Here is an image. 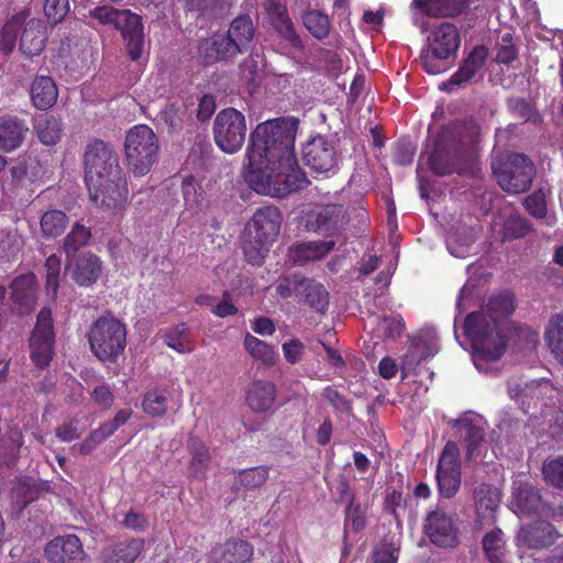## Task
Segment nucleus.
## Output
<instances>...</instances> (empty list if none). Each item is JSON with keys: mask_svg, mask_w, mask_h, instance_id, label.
I'll return each mask as SVG.
<instances>
[{"mask_svg": "<svg viewBox=\"0 0 563 563\" xmlns=\"http://www.w3.org/2000/svg\"><path fill=\"white\" fill-rule=\"evenodd\" d=\"M297 124L286 118L260 123L250 135L245 181L256 192L285 197L308 180L295 154Z\"/></svg>", "mask_w": 563, "mask_h": 563, "instance_id": "nucleus-1", "label": "nucleus"}, {"mask_svg": "<svg viewBox=\"0 0 563 563\" xmlns=\"http://www.w3.org/2000/svg\"><path fill=\"white\" fill-rule=\"evenodd\" d=\"M481 129L474 123H452L443 126L433 141L428 157L430 170L438 176L466 174L477 159Z\"/></svg>", "mask_w": 563, "mask_h": 563, "instance_id": "nucleus-2", "label": "nucleus"}, {"mask_svg": "<svg viewBox=\"0 0 563 563\" xmlns=\"http://www.w3.org/2000/svg\"><path fill=\"white\" fill-rule=\"evenodd\" d=\"M515 311V296L509 291L493 295L486 310L473 311L465 318L463 330L475 353L488 361H498L506 352V339L498 330V320Z\"/></svg>", "mask_w": 563, "mask_h": 563, "instance_id": "nucleus-3", "label": "nucleus"}, {"mask_svg": "<svg viewBox=\"0 0 563 563\" xmlns=\"http://www.w3.org/2000/svg\"><path fill=\"white\" fill-rule=\"evenodd\" d=\"M492 172L498 186L512 195L527 192L537 175L531 158L516 152L497 155L492 161Z\"/></svg>", "mask_w": 563, "mask_h": 563, "instance_id": "nucleus-4", "label": "nucleus"}, {"mask_svg": "<svg viewBox=\"0 0 563 563\" xmlns=\"http://www.w3.org/2000/svg\"><path fill=\"white\" fill-rule=\"evenodd\" d=\"M460 44V32L453 23L443 22L432 29L420 54L424 71L430 75L445 71L449 60L455 59Z\"/></svg>", "mask_w": 563, "mask_h": 563, "instance_id": "nucleus-5", "label": "nucleus"}, {"mask_svg": "<svg viewBox=\"0 0 563 563\" xmlns=\"http://www.w3.org/2000/svg\"><path fill=\"white\" fill-rule=\"evenodd\" d=\"M126 333V325L115 317H99L87 333L92 354L100 362L115 363L125 350Z\"/></svg>", "mask_w": 563, "mask_h": 563, "instance_id": "nucleus-6", "label": "nucleus"}, {"mask_svg": "<svg viewBox=\"0 0 563 563\" xmlns=\"http://www.w3.org/2000/svg\"><path fill=\"white\" fill-rule=\"evenodd\" d=\"M89 16L102 25H113L119 30L129 57L134 62L141 58L144 49V27L139 14L104 4L89 10Z\"/></svg>", "mask_w": 563, "mask_h": 563, "instance_id": "nucleus-7", "label": "nucleus"}, {"mask_svg": "<svg viewBox=\"0 0 563 563\" xmlns=\"http://www.w3.org/2000/svg\"><path fill=\"white\" fill-rule=\"evenodd\" d=\"M124 155L134 176L147 175L159 156V141L155 132L146 124L131 128L124 139Z\"/></svg>", "mask_w": 563, "mask_h": 563, "instance_id": "nucleus-8", "label": "nucleus"}, {"mask_svg": "<svg viewBox=\"0 0 563 563\" xmlns=\"http://www.w3.org/2000/svg\"><path fill=\"white\" fill-rule=\"evenodd\" d=\"M245 135L246 121L242 112L234 108H225L217 114L213 122V139L222 152H239L244 144Z\"/></svg>", "mask_w": 563, "mask_h": 563, "instance_id": "nucleus-9", "label": "nucleus"}, {"mask_svg": "<svg viewBox=\"0 0 563 563\" xmlns=\"http://www.w3.org/2000/svg\"><path fill=\"white\" fill-rule=\"evenodd\" d=\"M82 164L86 183L115 176V173L123 170L118 153L110 144L100 139H93L86 145Z\"/></svg>", "mask_w": 563, "mask_h": 563, "instance_id": "nucleus-10", "label": "nucleus"}, {"mask_svg": "<svg viewBox=\"0 0 563 563\" xmlns=\"http://www.w3.org/2000/svg\"><path fill=\"white\" fill-rule=\"evenodd\" d=\"M29 346L30 358L35 367L40 369L48 367L55 355V332L49 308L43 307L37 313Z\"/></svg>", "mask_w": 563, "mask_h": 563, "instance_id": "nucleus-11", "label": "nucleus"}, {"mask_svg": "<svg viewBox=\"0 0 563 563\" xmlns=\"http://www.w3.org/2000/svg\"><path fill=\"white\" fill-rule=\"evenodd\" d=\"M86 184L90 200L108 211L121 210L128 201L129 187L123 170L115 173V176L102 177Z\"/></svg>", "mask_w": 563, "mask_h": 563, "instance_id": "nucleus-12", "label": "nucleus"}, {"mask_svg": "<svg viewBox=\"0 0 563 563\" xmlns=\"http://www.w3.org/2000/svg\"><path fill=\"white\" fill-rule=\"evenodd\" d=\"M437 484L441 497L450 499L460 489L462 473L460 450L455 442L449 441L441 453L437 466Z\"/></svg>", "mask_w": 563, "mask_h": 563, "instance_id": "nucleus-13", "label": "nucleus"}, {"mask_svg": "<svg viewBox=\"0 0 563 563\" xmlns=\"http://www.w3.org/2000/svg\"><path fill=\"white\" fill-rule=\"evenodd\" d=\"M306 166L318 174L328 175L338 168V154L332 142L323 136H316L302 148Z\"/></svg>", "mask_w": 563, "mask_h": 563, "instance_id": "nucleus-14", "label": "nucleus"}, {"mask_svg": "<svg viewBox=\"0 0 563 563\" xmlns=\"http://www.w3.org/2000/svg\"><path fill=\"white\" fill-rule=\"evenodd\" d=\"M500 497L499 489L492 484L481 483L474 488L475 530L493 526L496 522V512L500 504Z\"/></svg>", "mask_w": 563, "mask_h": 563, "instance_id": "nucleus-15", "label": "nucleus"}, {"mask_svg": "<svg viewBox=\"0 0 563 563\" xmlns=\"http://www.w3.org/2000/svg\"><path fill=\"white\" fill-rule=\"evenodd\" d=\"M283 216L275 206L258 208L245 225L247 236L274 243L279 235Z\"/></svg>", "mask_w": 563, "mask_h": 563, "instance_id": "nucleus-16", "label": "nucleus"}, {"mask_svg": "<svg viewBox=\"0 0 563 563\" xmlns=\"http://www.w3.org/2000/svg\"><path fill=\"white\" fill-rule=\"evenodd\" d=\"M423 531L440 548H451L457 543V529L452 517L443 510L437 509L428 514Z\"/></svg>", "mask_w": 563, "mask_h": 563, "instance_id": "nucleus-17", "label": "nucleus"}, {"mask_svg": "<svg viewBox=\"0 0 563 563\" xmlns=\"http://www.w3.org/2000/svg\"><path fill=\"white\" fill-rule=\"evenodd\" d=\"M263 7L271 24L278 35L291 47L301 49L303 47L300 36L297 34L294 23L289 18L285 0H264Z\"/></svg>", "mask_w": 563, "mask_h": 563, "instance_id": "nucleus-18", "label": "nucleus"}, {"mask_svg": "<svg viewBox=\"0 0 563 563\" xmlns=\"http://www.w3.org/2000/svg\"><path fill=\"white\" fill-rule=\"evenodd\" d=\"M66 268L71 279L80 287H90L98 282L103 272L102 261L93 253L86 252L67 261Z\"/></svg>", "mask_w": 563, "mask_h": 563, "instance_id": "nucleus-19", "label": "nucleus"}, {"mask_svg": "<svg viewBox=\"0 0 563 563\" xmlns=\"http://www.w3.org/2000/svg\"><path fill=\"white\" fill-rule=\"evenodd\" d=\"M45 556L51 563H82L85 551L75 534L56 537L45 548Z\"/></svg>", "mask_w": 563, "mask_h": 563, "instance_id": "nucleus-20", "label": "nucleus"}, {"mask_svg": "<svg viewBox=\"0 0 563 563\" xmlns=\"http://www.w3.org/2000/svg\"><path fill=\"white\" fill-rule=\"evenodd\" d=\"M198 54L203 64L213 65L219 62H228L241 53L227 34L216 33L199 42Z\"/></svg>", "mask_w": 563, "mask_h": 563, "instance_id": "nucleus-21", "label": "nucleus"}, {"mask_svg": "<svg viewBox=\"0 0 563 563\" xmlns=\"http://www.w3.org/2000/svg\"><path fill=\"white\" fill-rule=\"evenodd\" d=\"M453 427L460 432L466 446L465 459L476 461L482 455L485 442V429L482 422L474 418L457 419Z\"/></svg>", "mask_w": 563, "mask_h": 563, "instance_id": "nucleus-22", "label": "nucleus"}, {"mask_svg": "<svg viewBox=\"0 0 563 563\" xmlns=\"http://www.w3.org/2000/svg\"><path fill=\"white\" fill-rule=\"evenodd\" d=\"M220 563H252L254 545L241 537H230L212 550Z\"/></svg>", "mask_w": 563, "mask_h": 563, "instance_id": "nucleus-23", "label": "nucleus"}, {"mask_svg": "<svg viewBox=\"0 0 563 563\" xmlns=\"http://www.w3.org/2000/svg\"><path fill=\"white\" fill-rule=\"evenodd\" d=\"M561 537L555 527L544 520L523 526L519 532V540L530 549L541 550L555 543Z\"/></svg>", "mask_w": 563, "mask_h": 563, "instance_id": "nucleus-24", "label": "nucleus"}, {"mask_svg": "<svg viewBox=\"0 0 563 563\" xmlns=\"http://www.w3.org/2000/svg\"><path fill=\"white\" fill-rule=\"evenodd\" d=\"M488 49L484 45H476L465 57L459 69L452 74L442 89L450 90V87L462 86L471 81L476 73L482 69L487 60Z\"/></svg>", "mask_w": 563, "mask_h": 563, "instance_id": "nucleus-25", "label": "nucleus"}, {"mask_svg": "<svg viewBox=\"0 0 563 563\" xmlns=\"http://www.w3.org/2000/svg\"><path fill=\"white\" fill-rule=\"evenodd\" d=\"M349 222L346 212L341 205L325 206L310 223L311 229L324 236L339 234Z\"/></svg>", "mask_w": 563, "mask_h": 563, "instance_id": "nucleus-26", "label": "nucleus"}, {"mask_svg": "<svg viewBox=\"0 0 563 563\" xmlns=\"http://www.w3.org/2000/svg\"><path fill=\"white\" fill-rule=\"evenodd\" d=\"M29 128L24 120L15 115L0 117V150L10 153L19 148L25 139Z\"/></svg>", "mask_w": 563, "mask_h": 563, "instance_id": "nucleus-27", "label": "nucleus"}, {"mask_svg": "<svg viewBox=\"0 0 563 563\" xmlns=\"http://www.w3.org/2000/svg\"><path fill=\"white\" fill-rule=\"evenodd\" d=\"M340 498L347 503L344 510L343 522V533L344 539L346 540L349 539L350 533L356 534L363 531L367 526V519L361 504H355V496L350 489L347 483L342 485Z\"/></svg>", "mask_w": 563, "mask_h": 563, "instance_id": "nucleus-28", "label": "nucleus"}, {"mask_svg": "<svg viewBox=\"0 0 563 563\" xmlns=\"http://www.w3.org/2000/svg\"><path fill=\"white\" fill-rule=\"evenodd\" d=\"M470 0H412L411 7L428 16H457L470 9Z\"/></svg>", "mask_w": 563, "mask_h": 563, "instance_id": "nucleus-29", "label": "nucleus"}, {"mask_svg": "<svg viewBox=\"0 0 563 563\" xmlns=\"http://www.w3.org/2000/svg\"><path fill=\"white\" fill-rule=\"evenodd\" d=\"M46 42V26L38 19L25 22L20 36V51L27 57H34L42 53Z\"/></svg>", "mask_w": 563, "mask_h": 563, "instance_id": "nucleus-30", "label": "nucleus"}, {"mask_svg": "<svg viewBox=\"0 0 563 563\" xmlns=\"http://www.w3.org/2000/svg\"><path fill=\"white\" fill-rule=\"evenodd\" d=\"M255 25L250 14L241 13L235 16L227 31V36L241 54L246 53L255 37Z\"/></svg>", "mask_w": 563, "mask_h": 563, "instance_id": "nucleus-31", "label": "nucleus"}, {"mask_svg": "<svg viewBox=\"0 0 563 563\" xmlns=\"http://www.w3.org/2000/svg\"><path fill=\"white\" fill-rule=\"evenodd\" d=\"M30 96L36 109H51L58 98V89L55 80L49 76H36L31 84Z\"/></svg>", "mask_w": 563, "mask_h": 563, "instance_id": "nucleus-32", "label": "nucleus"}, {"mask_svg": "<svg viewBox=\"0 0 563 563\" xmlns=\"http://www.w3.org/2000/svg\"><path fill=\"white\" fill-rule=\"evenodd\" d=\"M276 399V387L266 380H255L246 393V402L252 411L263 413L269 411Z\"/></svg>", "mask_w": 563, "mask_h": 563, "instance_id": "nucleus-33", "label": "nucleus"}, {"mask_svg": "<svg viewBox=\"0 0 563 563\" xmlns=\"http://www.w3.org/2000/svg\"><path fill=\"white\" fill-rule=\"evenodd\" d=\"M297 301L316 312L324 313L329 307V292L321 283L305 277L303 284L299 286Z\"/></svg>", "mask_w": 563, "mask_h": 563, "instance_id": "nucleus-34", "label": "nucleus"}, {"mask_svg": "<svg viewBox=\"0 0 563 563\" xmlns=\"http://www.w3.org/2000/svg\"><path fill=\"white\" fill-rule=\"evenodd\" d=\"M34 133L41 144L45 146L56 145L63 136V122L51 113H42L34 119Z\"/></svg>", "mask_w": 563, "mask_h": 563, "instance_id": "nucleus-35", "label": "nucleus"}, {"mask_svg": "<svg viewBox=\"0 0 563 563\" xmlns=\"http://www.w3.org/2000/svg\"><path fill=\"white\" fill-rule=\"evenodd\" d=\"M335 243L333 241H313L297 244L289 249V257L294 264L303 265L307 262L318 261L329 254Z\"/></svg>", "mask_w": 563, "mask_h": 563, "instance_id": "nucleus-36", "label": "nucleus"}, {"mask_svg": "<svg viewBox=\"0 0 563 563\" xmlns=\"http://www.w3.org/2000/svg\"><path fill=\"white\" fill-rule=\"evenodd\" d=\"M187 450L191 455L188 471L194 477H203L209 470L211 454L209 448L197 437H190Z\"/></svg>", "mask_w": 563, "mask_h": 563, "instance_id": "nucleus-37", "label": "nucleus"}, {"mask_svg": "<svg viewBox=\"0 0 563 563\" xmlns=\"http://www.w3.org/2000/svg\"><path fill=\"white\" fill-rule=\"evenodd\" d=\"M145 541L131 538L113 544L107 555V563H134L144 550Z\"/></svg>", "mask_w": 563, "mask_h": 563, "instance_id": "nucleus-38", "label": "nucleus"}, {"mask_svg": "<svg viewBox=\"0 0 563 563\" xmlns=\"http://www.w3.org/2000/svg\"><path fill=\"white\" fill-rule=\"evenodd\" d=\"M243 345L246 352L263 365L273 366L275 364L278 353L273 345L250 333L244 336Z\"/></svg>", "mask_w": 563, "mask_h": 563, "instance_id": "nucleus-39", "label": "nucleus"}, {"mask_svg": "<svg viewBox=\"0 0 563 563\" xmlns=\"http://www.w3.org/2000/svg\"><path fill=\"white\" fill-rule=\"evenodd\" d=\"M91 239L90 228L85 227L80 222H76L71 230L64 239L63 250L66 254L67 261L77 256V252L85 247Z\"/></svg>", "mask_w": 563, "mask_h": 563, "instance_id": "nucleus-40", "label": "nucleus"}, {"mask_svg": "<svg viewBox=\"0 0 563 563\" xmlns=\"http://www.w3.org/2000/svg\"><path fill=\"white\" fill-rule=\"evenodd\" d=\"M68 225L67 214L58 209H51L45 211L40 221V227L43 236L57 238L62 235Z\"/></svg>", "mask_w": 563, "mask_h": 563, "instance_id": "nucleus-41", "label": "nucleus"}, {"mask_svg": "<svg viewBox=\"0 0 563 563\" xmlns=\"http://www.w3.org/2000/svg\"><path fill=\"white\" fill-rule=\"evenodd\" d=\"M482 544L485 555L490 563H503L506 541L501 529L494 528L487 532L483 537Z\"/></svg>", "mask_w": 563, "mask_h": 563, "instance_id": "nucleus-42", "label": "nucleus"}, {"mask_svg": "<svg viewBox=\"0 0 563 563\" xmlns=\"http://www.w3.org/2000/svg\"><path fill=\"white\" fill-rule=\"evenodd\" d=\"M302 23L317 40H323L330 34L331 23L329 16L319 10H307L302 15Z\"/></svg>", "mask_w": 563, "mask_h": 563, "instance_id": "nucleus-43", "label": "nucleus"}, {"mask_svg": "<svg viewBox=\"0 0 563 563\" xmlns=\"http://www.w3.org/2000/svg\"><path fill=\"white\" fill-rule=\"evenodd\" d=\"M273 243L263 239H254L245 234L242 243V250L247 263L254 266H261L266 258Z\"/></svg>", "mask_w": 563, "mask_h": 563, "instance_id": "nucleus-44", "label": "nucleus"}, {"mask_svg": "<svg viewBox=\"0 0 563 563\" xmlns=\"http://www.w3.org/2000/svg\"><path fill=\"white\" fill-rule=\"evenodd\" d=\"M545 336L551 352L563 364V313H556L550 319Z\"/></svg>", "mask_w": 563, "mask_h": 563, "instance_id": "nucleus-45", "label": "nucleus"}, {"mask_svg": "<svg viewBox=\"0 0 563 563\" xmlns=\"http://www.w3.org/2000/svg\"><path fill=\"white\" fill-rule=\"evenodd\" d=\"M514 497L521 512L532 514L539 510L541 496L532 485L520 484L515 489Z\"/></svg>", "mask_w": 563, "mask_h": 563, "instance_id": "nucleus-46", "label": "nucleus"}, {"mask_svg": "<svg viewBox=\"0 0 563 563\" xmlns=\"http://www.w3.org/2000/svg\"><path fill=\"white\" fill-rule=\"evenodd\" d=\"M532 231V224L519 214L509 216L503 224V241H514L527 236Z\"/></svg>", "mask_w": 563, "mask_h": 563, "instance_id": "nucleus-47", "label": "nucleus"}, {"mask_svg": "<svg viewBox=\"0 0 563 563\" xmlns=\"http://www.w3.org/2000/svg\"><path fill=\"white\" fill-rule=\"evenodd\" d=\"M143 411L151 417H163L168 408L166 390L152 389L144 394L142 399Z\"/></svg>", "mask_w": 563, "mask_h": 563, "instance_id": "nucleus-48", "label": "nucleus"}, {"mask_svg": "<svg viewBox=\"0 0 563 563\" xmlns=\"http://www.w3.org/2000/svg\"><path fill=\"white\" fill-rule=\"evenodd\" d=\"M164 341L167 346L179 353L192 351L189 329L186 323H179L168 329L164 334Z\"/></svg>", "mask_w": 563, "mask_h": 563, "instance_id": "nucleus-49", "label": "nucleus"}, {"mask_svg": "<svg viewBox=\"0 0 563 563\" xmlns=\"http://www.w3.org/2000/svg\"><path fill=\"white\" fill-rule=\"evenodd\" d=\"M269 467L267 465H258L242 470L238 473V483L247 490L261 488L268 479Z\"/></svg>", "mask_w": 563, "mask_h": 563, "instance_id": "nucleus-50", "label": "nucleus"}, {"mask_svg": "<svg viewBox=\"0 0 563 563\" xmlns=\"http://www.w3.org/2000/svg\"><path fill=\"white\" fill-rule=\"evenodd\" d=\"M399 552V540L384 537L373 549V563H397Z\"/></svg>", "mask_w": 563, "mask_h": 563, "instance_id": "nucleus-51", "label": "nucleus"}, {"mask_svg": "<svg viewBox=\"0 0 563 563\" xmlns=\"http://www.w3.org/2000/svg\"><path fill=\"white\" fill-rule=\"evenodd\" d=\"M542 475L547 484L563 490V456L545 460L542 464Z\"/></svg>", "mask_w": 563, "mask_h": 563, "instance_id": "nucleus-52", "label": "nucleus"}, {"mask_svg": "<svg viewBox=\"0 0 563 563\" xmlns=\"http://www.w3.org/2000/svg\"><path fill=\"white\" fill-rule=\"evenodd\" d=\"M526 211L534 219L542 220L548 214V203L542 189L534 190L523 200Z\"/></svg>", "mask_w": 563, "mask_h": 563, "instance_id": "nucleus-53", "label": "nucleus"}, {"mask_svg": "<svg viewBox=\"0 0 563 563\" xmlns=\"http://www.w3.org/2000/svg\"><path fill=\"white\" fill-rule=\"evenodd\" d=\"M21 25L19 16H14L12 20L7 22L0 32V51L4 54H9L15 47L18 32Z\"/></svg>", "mask_w": 563, "mask_h": 563, "instance_id": "nucleus-54", "label": "nucleus"}, {"mask_svg": "<svg viewBox=\"0 0 563 563\" xmlns=\"http://www.w3.org/2000/svg\"><path fill=\"white\" fill-rule=\"evenodd\" d=\"M60 266V258L56 254H52L46 258V289L53 297H56L59 288Z\"/></svg>", "mask_w": 563, "mask_h": 563, "instance_id": "nucleus-55", "label": "nucleus"}, {"mask_svg": "<svg viewBox=\"0 0 563 563\" xmlns=\"http://www.w3.org/2000/svg\"><path fill=\"white\" fill-rule=\"evenodd\" d=\"M322 397L333 407L334 411L352 413V402L333 386L323 388Z\"/></svg>", "mask_w": 563, "mask_h": 563, "instance_id": "nucleus-56", "label": "nucleus"}, {"mask_svg": "<svg viewBox=\"0 0 563 563\" xmlns=\"http://www.w3.org/2000/svg\"><path fill=\"white\" fill-rule=\"evenodd\" d=\"M68 12V0H45L44 2V13L52 24L62 22Z\"/></svg>", "mask_w": 563, "mask_h": 563, "instance_id": "nucleus-57", "label": "nucleus"}, {"mask_svg": "<svg viewBox=\"0 0 563 563\" xmlns=\"http://www.w3.org/2000/svg\"><path fill=\"white\" fill-rule=\"evenodd\" d=\"M303 280L305 277L297 274L285 276L279 279L276 286V292L282 298H289L291 295L298 298L299 286L303 284Z\"/></svg>", "mask_w": 563, "mask_h": 563, "instance_id": "nucleus-58", "label": "nucleus"}, {"mask_svg": "<svg viewBox=\"0 0 563 563\" xmlns=\"http://www.w3.org/2000/svg\"><path fill=\"white\" fill-rule=\"evenodd\" d=\"M159 119L168 128L169 132H175L183 129V114L180 109L175 103L166 104L159 112Z\"/></svg>", "mask_w": 563, "mask_h": 563, "instance_id": "nucleus-59", "label": "nucleus"}, {"mask_svg": "<svg viewBox=\"0 0 563 563\" xmlns=\"http://www.w3.org/2000/svg\"><path fill=\"white\" fill-rule=\"evenodd\" d=\"M84 429L78 419L74 418L56 428L55 434L63 442H71L81 437Z\"/></svg>", "mask_w": 563, "mask_h": 563, "instance_id": "nucleus-60", "label": "nucleus"}, {"mask_svg": "<svg viewBox=\"0 0 563 563\" xmlns=\"http://www.w3.org/2000/svg\"><path fill=\"white\" fill-rule=\"evenodd\" d=\"M303 349L302 342L298 339H291L283 344L284 356L290 364H296L301 360Z\"/></svg>", "mask_w": 563, "mask_h": 563, "instance_id": "nucleus-61", "label": "nucleus"}, {"mask_svg": "<svg viewBox=\"0 0 563 563\" xmlns=\"http://www.w3.org/2000/svg\"><path fill=\"white\" fill-rule=\"evenodd\" d=\"M26 282V278L24 276H19L14 278L12 284L10 285L12 291H11V299L19 305H26L30 299V291L27 289H24V284Z\"/></svg>", "mask_w": 563, "mask_h": 563, "instance_id": "nucleus-62", "label": "nucleus"}, {"mask_svg": "<svg viewBox=\"0 0 563 563\" xmlns=\"http://www.w3.org/2000/svg\"><path fill=\"white\" fill-rule=\"evenodd\" d=\"M383 327L386 336L397 338L402 333L405 323L399 316H388L383 318Z\"/></svg>", "mask_w": 563, "mask_h": 563, "instance_id": "nucleus-63", "label": "nucleus"}, {"mask_svg": "<svg viewBox=\"0 0 563 563\" xmlns=\"http://www.w3.org/2000/svg\"><path fill=\"white\" fill-rule=\"evenodd\" d=\"M91 397L102 409H109L113 404V395L106 385L97 386L91 393Z\"/></svg>", "mask_w": 563, "mask_h": 563, "instance_id": "nucleus-64", "label": "nucleus"}]
</instances>
